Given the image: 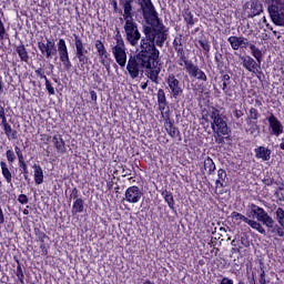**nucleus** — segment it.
<instances>
[{
  "instance_id": "nucleus-1",
  "label": "nucleus",
  "mask_w": 284,
  "mask_h": 284,
  "mask_svg": "<svg viewBox=\"0 0 284 284\" xmlns=\"http://www.w3.org/2000/svg\"><path fill=\"white\" fill-rule=\"evenodd\" d=\"M136 3L140 6L138 12L142 14L146 26L143 27L144 37L140 41L138 54L130 55L126 70L131 79H139L141 70H146L148 79L159 85L161 51L156 47L163 48L168 41V30L152 0H136Z\"/></svg>"
},
{
  "instance_id": "nucleus-2",
  "label": "nucleus",
  "mask_w": 284,
  "mask_h": 284,
  "mask_svg": "<svg viewBox=\"0 0 284 284\" xmlns=\"http://www.w3.org/2000/svg\"><path fill=\"white\" fill-rule=\"evenodd\" d=\"M134 0H120V6H122L124 13L123 19L124 23V32L126 36V41L130 45H139V41H141V32L139 31V24L134 21L132 16V3Z\"/></svg>"
},
{
  "instance_id": "nucleus-3",
  "label": "nucleus",
  "mask_w": 284,
  "mask_h": 284,
  "mask_svg": "<svg viewBox=\"0 0 284 284\" xmlns=\"http://www.w3.org/2000/svg\"><path fill=\"white\" fill-rule=\"evenodd\" d=\"M73 41L75 47V59H78L79 70H90L92 60L90 59V51L85 49V43L79 34L73 33Z\"/></svg>"
},
{
  "instance_id": "nucleus-4",
  "label": "nucleus",
  "mask_w": 284,
  "mask_h": 284,
  "mask_svg": "<svg viewBox=\"0 0 284 284\" xmlns=\"http://www.w3.org/2000/svg\"><path fill=\"white\" fill-rule=\"evenodd\" d=\"M275 221L271 217V223L266 224L267 234L274 239V241H278V239L284 237V210L278 206L275 210ZM277 221V223H276Z\"/></svg>"
},
{
  "instance_id": "nucleus-5",
  "label": "nucleus",
  "mask_w": 284,
  "mask_h": 284,
  "mask_svg": "<svg viewBox=\"0 0 284 284\" xmlns=\"http://www.w3.org/2000/svg\"><path fill=\"white\" fill-rule=\"evenodd\" d=\"M266 3L272 23L284 28V0H267Z\"/></svg>"
},
{
  "instance_id": "nucleus-6",
  "label": "nucleus",
  "mask_w": 284,
  "mask_h": 284,
  "mask_svg": "<svg viewBox=\"0 0 284 284\" xmlns=\"http://www.w3.org/2000/svg\"><path fill=\"white\" fill-rule=\"evenodd\" d=\"M210 119L213 121L211 123L213 132L223 134V136L229 134L230 128H227V122L223 119L219 109L213 108L212 111H210Z\"/></svg>"
},
{
  "instance_id": "nucleus-7",
  "label": "nucleus",
  "mask_w": 284,
  "mask_h": 284,
  "mask_svg": "<svg viewBox=\"0 0 284 284\" xmlns=\"http://www.w3.org/2000/svg\"><path fill=\"white\" fill-rule=\"evenodd\" d=\"M240 60L242 61V68L246 70V72H251L255 74L258 81L263 78V69H261V62L254 60L251 55H240Z\"/></svg>"
},
{
  "instance_id": "nucleus-8",
  "label": "nucleus",
  "mask_w": 284,
  "mask_h": 284,
  "mask_svg": "<svg viewBox=\"0 0 284 284\" xmlns=\"http://www.w3.org/2000/svg\"><path fill=\"white\" fill-rule=\"evenodd\" d=\"M246 219H256L260 221V223H263V225L266 226V224L272 223V216L265 212V209L256 205V204H251L248 209L246 210Z\"/></svg>"
},
{
  "instance_id": "nucleus-9",
  "label": "nucleus",
  "mask_w": 284,
  "mask_h": 284,
  "mask_svg": "<svg viewBox=\"0 0 284 284\" xmlns=\"http://www.w3.org/2000/svg\"><path fill=\"white\" fill-rule=\"evenodd\" d=\"M59 60L61 61L64 70L70 72L72 70V61L70 60V51L68 50V43L65 39L60 38L57 42Z\"/></svg>"
},
{
  "instance_id": "nucleus-10",
  "label": "nucleus",
  "mask_w": 284,
  "mask_h": 284,
  "mask_svg": "<svg viewBox=\"0 0 284 284\" xmlns=\"http://www.w3.org/2000/svg\"><path fill=\"white\" fill-rule=\"evenodd\" d=\"M165 83L171 94V99H178L183 94V83H181V80L176 79V75L174 73H169L165 77Z\"/></svg>"
},
{
  "instance_id": "nucleus-11",
  "label": "nucleus",
  "mask_w": 284,
  "mask_h": 284,
  "mask_svg": "<svg viewBox=\"0 0 284 284\" xmlns=\"http://www.w3.org/2000/svg\"><path fill=\"white\" fill-rule=\"evenodd\" d=\"M261 119V112H258V109L251 106L248 109V114L245 119L246 121V132L248 134H256L258 130H261V126L258 125V120Z\"/></svg>"
},
{
  "instance_id": "nucleus-12",
  "label": "nucleus",
  "mask_w": 284,
  "mask_h": 284,
  "mask_svg": "<svg viewBox=\"0 0 284 284\" xmlns=\"http://www.w3.org/2000/svg\"><path fill=\"white\" fill-rule=\"evenodd\" d=\"M94 47L98 52V57L100 59L101 65L105 68L106 72H110L112 58H110V53H108V49H105V44L101 40H95Z\"/></svg>"
},
{
  "instance_id": "nucleus-13",
  "label": "nucleus",
  "mask_w": 284,
  "mask_h": 284,
  "mask_svg": "<svg viewBox=\"0 0 284 284\" xmlns=\"http://www.w3.org/2000/svg\"><path fill=\"white\" fill-rule=\"evenodd\" d=\"M0 121L7 139H9V141H17V139H19V132L12 129V125L8 122L3 105H0Z\"/></svg>"
},
{
  "instance_id": "nucleus-14",
  "label": "nucleus",
  "mask_w": 284,
  "mask_h": 284,
  "mask_svg": "<svg viewBox=\"0 0 284 284\" xmlns=\"http://www.w3.org/2000/svg\"><path fill=\"white\" fill-rule=\"evenodd\" d=\"M243 10L246 19H254V17H258L263 12V4L258 0H251L245 2Z\"/></svg>"
},
{
  "instance_id": "nucleus-15",
  "label": "nucleus",
  "mask_w": 284,
  "mask_h": 284,
  "mask_svg": "<svg viewBox=\"0 0 284 284\" xmlns=\"http://www.w3.org/2000/svg\"><path fill=\"white\" fill-rule=\"evenodd\" d=\"M38 50H40L41 55L45 57V59H52L57 57V52H59V48L54 41L51 40H47V43L43 41L38 42Z\"/></svg>"
},
{
  "instance_id": "nucleus-16",
  "label": "nucleus",
  "mask_w": 284,
  "mask_h": 284,
  "mask_svg": "<svg viewBox=\"0 0 284 284\" xmlns=\"http://www.w3.org/2000/svg\"><path fill=\"white\" fill-rule=\"evenodd\" d=\"M185 72L189 74L190 79H196L197 81H203L204 83L207 82V74H205V71L201 70L199 64H195L192 61L185 67Z\"/></svg>"
},
{
  "instance_id": "nucleus-17",
  "label": "nucleus",
  "mask_w": 284,
  "mask_h": 284,
  "mask_svg": "<svg viewBox=\"0 0 284 284\" xmlns=\"http://www.w3.org/2000/svg\"><path fill=\"white\" fill-rule=\"evenodd\" d=\"M143 199V190L136 185L129 186L124 192L126 203L136 204Z\"/></svg>"
},
{
  "instance_id": "nucleus-18",
  "label": "nucleus",
  "mask_w": 284,
  "mask_h": 284,
  "mask_svg": "<svg viewBox=\"0 0 284 284\" xmlns=\"http://www.w3.org/2000/svg\"><path fill=\"white\" fill-rule=\"evenodd\" d=\"M266 121L268 122V130L271 131V134H273V136H281V134H283V122H281V120H278V118L274 115V113H270L266 118Z\"/></svg>"
},
{
  "instance_id": "nucleus-19",
  "label": "nucleus",
  "mask_w": 284,
  "mask_h": 284,
  "mask_svg": "<svg viewBox=\"0 0 284 284\" xmlns=\"http://www.w3.org/2000/svg\"><path fill=\"white\" fill-rule=\"evenodd\" d=\"M230 185V180L227 179V172L225 169L217 170V180L215 181V190H219V194H226L227 187Z\"/></svg>"
},
{
  "instance_id": "nucleus-20",
  "label": "nucleus",
  "mask_w": 284,
  "mask_h": 284,
  "mask_svg": "<svg viewBox=\"0 0 284 284\" xmlns=\"http://www.w3.org/2000/svg\"><path fill=\"white\" fill-rule=\"evenodd\" d=\"M227 42L230 43L232 50L236 51V50H247V48H250V40H247V38L241 36H230L227 38Z\"/></svg>"
},
{
  "instance_id": "nucleus-21",
  "label": "nucleus",
  "mask_w": 284,
  "mask_h": 284,
  "mask_svg": "<svg viewBox=\"0 0 284 284\" xmlns=\"http://www.w3.org/2000/svg\"><path fill=\"white\" fill-rule=\"evenodd\" d=\"M165 116H166V120L164 122V128L169 136H171V139H173L174 141H178L179 143H181V141H183V138L181 136V131L176 125H174V121L170 119V114Z\"/></svg>"
},
{
  "instance_id": "nucleus-22",
  "label": "nucleus",
  "mask_w": 284,
  "mask_h": 284,
  "mask_svg": "<svg viewBox=\"0 0 284 284\" xmlns=\"http://www.w3.org/2000/svg\"><path fill=\"white\" fill-rule=\"evenodd\" d=\"M34 234L40 243L41 256H45L48 258L50 244L45 243V239L49 241L50 236H48L45 232L41 231V229H34Z\"/></svg>"
},
{
  "instance_id": "nucleus-23",
  "label": "nucleus",
  "mask_w": 284,
  "mask_h": 284,
  "mask_svg": "<svg viewBox=\"0 0 284 284\" xmlns=\"http://www.w3.org/2000/svg\"><path fill=\"white\" fill-rule=\"evenodd\" d=\"M156 98L161 114H165V116H168L170 114V102H168V97H165V90L159 89Z\"/></svg>"
},
{
  "instance_id": "nucleus-24",
  "label": "nucleus",
  "mask_w": 284,
  "mask_h": 284,
  "mask_svg": "<svg viewBox=\"0 0 284 284\" xmlns=\"http://www.w3.org/2000/svg\"><path fill=\"white\" fill-rule=\"evenodd\" d=\"M51 143L53 144V148L58 152V154H65L68 152V148L65 146V140H63V135L60 133H55L52 136Z\"/></svg>"
},
{
  "instance_id": "nucleus-25",
  "label": "nucleus",
  "mask_w": 284,
  "mask_h": 284,
  "mask_svg": "<svg viewBox=\"0 0 284 284\" xmlns=\"http://www.w3.org/2000/svg\"><path fill=\"white\" fill-rule=\"evenodd\" d=\"M112 54L120 68H125V64L128 63V53L125 52V49H112Z\"/></svg>"
},
{
  "instance_id": "nucleus-26",
  "label": "nucleus",
  "mask_w": 284,
  "mask_h": 284,
  "mask_svg": "<svg viewBox=\"0 0 284 284\" xmlns=\"http://www.w3.org/2000/svg\"><path fill=\"white\" fill-rule=\"evenodd\" d=\"M255 159L261 161H270L272 159V150L265 146H257L254 149Z\"/></svg>"
},
{
  "instance_id": "nucleus-27",
  "label": "nucleus",
  "mask_w": 284,
  "mask_h": 284,
  "mask_svg": "<svg viewBox=\"0 0 284 284\" xmlns=\"http://www.w3.org/2000/svg\"><path fill=\"white\" fill-rule=\"evenodd\" d=\"M14 51L17 52L20 61H23L24 63L30 61V54L28 53V49L26 48V44H23V41H20V44L14 47Z\"/></svg>"
},
{
  "instance_id": "nucleus-28",
  "label": "nucleus",
  "mask_w": 284,
  "mask_h": 284,
  "mask_svg": "<svg viewBox=\"0 0 284 284\" xmlns=\"http://www.w3.org/2000/svg\"><path fill=\"white\" fill-rule=\"evenodd\" d=\"M232 116H233V121L236 125V128H243V116H245V112H243V110L236 108V105L232 106Z\"/></svg>"
},
{
  "instance_id": "nucleus-29",
  "label": "nucleus",
  "mask_w": 284,
  "mask_h": 284,
  "mask_svg": "<svg viewBox=\"0 0 284 284\" xmlns=\"http://www.w3.org/2000/svg\"><path fill=\"white\" fill-rule=\"evenodd\" d=\"M182 17L184 19V22L186 23L187 30H190V28H194V23H196V18H194V13H192V10H190V8L183 9Z\"/></svg>"
},
{
  "instance_id": "nucleus-30",
  "label": "nucleus",
  "mask_w": 284,
  "mask_h": 284,
  "mask_svg": "<svg viewBox=\"0 0 284 284\" xmlns=\"http://www.w3.org/2000/svg\"><path fill=\"white\" fill-rule=\"evenodd\" d=\"M85 210V201H83V197L77 199L73 201L71 214L72 216H77V214L83 213Z\"/></svg>"
},
{
  "instance_id": "nucleus-31",
  "label": "nucleus",
  "mask_w": 284,
  "mask_h": 284,
  "mask_svg": "<svg viewBox=\"0 0 284 284\" xmlns=\"http://www.w3.org/2000/svg\"><path fill=\"white\" fill-rule=\"evenodd\" d=\"M16 263L17 267L13 271V274L17 276L19 283L26 284V267L23 266V264H21V261H19L18 258L16 260Z\"/></svg>"
},
{
  "instance_id": "nucleus-32",
  "label": "nucleus",
  "mask_w": 284,
  "mask_h": 284,
  "mask_svg": "<svg viewBox=\"0 0 284 284\" xmlns=\"http://www.w3.org/2000/svg\"><path fill=\"white\" fill-rule=\"evenodd\" d=\"M175 52L178 54V65L181 68H184L192 62V60L187 59V55L185 54V48L182 47L180 49H175Z\"/></svg>"
},
{
  "instance_id": "nucleus-33",
  "label": "nucleus",
  "mask_w": 284,
  "mask_h": 284,
  "mask_svg": "<svg viewBox=\"0 0 284 284\" xmlns=\"http://www.w3.org/2000/svg\"><path fill=\"white\" fill-rule=\"evenodd\" d=\"M222 91L229 101L236 99V84H224L222 85Z\"/></svg>"
},
{
  "instance_id": "nucleus-34",
  "label": "nucleus",
  "mask_w": 284,
  "mask_h": 284,
  "mask_svg": "<svg viewBox=\"0 0 284 284\" xmlns=\"http://www.w3.org/2000/svg\"><path fill=\"white\" fill-rule=\"evenodd\" d=\"M32 169H33V179H34L36 185H41L44 179L43 169L39 164H33Z\"/></svg>"
},
{
  "instance_id": "nucleus-35",
  "label": "nucleus",
  "mask_w": 284,
  "mask_h": 284,
  "mask_svg": "<svg viewBox=\"0 0 284 284\" xmlns=\"http://www.w3.org/2000/svg\"><path fill=\"white\" fill-rule=\"evenodd\" d=\"M18 168L23 174L24 181H27V183H30V171L28 170V162H26V158L22 160H18Z\"/></svg>"
},
{
  "instance_id": "nucleus-36",
  "label": "nucleus",
  "mask_w": 284,
  "mask_h": 284,
  "mask_svg": "<svg viewBox=\"0 0 284 284\" xmlns=\"http://www.w3.org/2000/svg\"><path fill=\"white\" fill-rule=\"evenodd\" d=\"M161 196H163L165 203L168 204V206L170 207V210H175L174 205H176V203L174 202V195L172 194V192L168 191V189L163 190L161 192Z\"/></svg>"
},
{
  "instance_id": "nucleus-37",
  "label": "nucleus",
  "mask_w": 284,
  "mask_h": 284,
  "mask_svg": "<svg viewBox=\"0 0 284 284\" xmlns=\"http://www.w3.org/2000/svg\"><path fill=\"white\" fill-rule=\"evenodd\" d=\"M0 168L2 172V176L7 183H12V172L10 171V168H8V163L6 161L0 162Z\"/></svg>"
},
{
  "instance_id": "nucleus-38",
  "label": "nucleus",
  "mask_w": 284,
  "mask_h": 284,
  "mask_svg": "<svg viewBox=\"0 0 284 284\" xmlns=\"http://www.w3.org/2000/svg\"><path fill=\"white\" fill-rule=\"evenodd\" d=\"M230 219H231L232 223L235 225H241V223L247 222V216H245L236 211H233L231 213Z\"/></svg>"
},
{
  "instance_id": "nucleus-39",
  "label": "nucleus",
  "mask_w": 284,
  "mask_h": 284,
  "mask_svg": "<svg viewBox=\"0 0 284 284\" xmlns=\"http://www.w3.org/2000/svg\"><path fill=\"white\" fill-rule=\"evenodd\" d=\"M262 183L266 187H272V185H281V181L274 180V176H272V172H266V174L262 179Z\"/></svg>"
},
{
  "instance_id": "nucleus-40",
  "label": "nucleus",
  "mask_w": 284,
  "mask_h": 284,
  "mask_svg": "<svg viewBox=\"0 0 284 284\" xmlns=\"http://www.w3.org/2000/svg\"><path fill=\"white\" fill-rule=\"evenodd\" d=\"M248 49L251 50L252 57L257 60L260 63L263 62V51L258 49L254 43L248 44Z\"/></svg>"
},
{
  "instance_id": "nucleus-41",
  "label": "nucleus",
  "mask_w": 284,
  "mask_h": 284,
  "mask_svg": "<svg viewBox=\"0 0 284 284\" xmlns=\"http://www.w3.org/2000/svg\"><path fill=\"white\" fill-rule=\"evenodd\" d=\"M197 43L202 48L204 57H210V50H212V44H210V40L201 39L197 41Z\"/></svg>"
},
{
  "instance_id": "nucleus-42",
  "label": "nucleus",
  "mask_w": 284,
  "mask_h": 284,
  "mask_svg": "<svg viewBox=\"0 0 284 284\" xmlns=\"http://www.w3.org/2000/svg\"><path fill=\"white\" fill-rule=\"evenodd\" d=\"M204 169L207 170V174H214V172H216V164L212 158L207 156L204 160Z\"/></svg>"
},
{
  "instance_id": "nucleus-43",
  "label": "nucleus",
  "mask_w": 284,
  "mask_h": 284,
  "mask_svg": "<svg viewBox=\"0 0 284 284\" xmlns=\"http://www.w3.org/2000/svg\"><path fill=\"white\" fill-rule=\"evenodd\" d=\"M214 61H215V65H216L217 70H223V68H225V61L223 59V53L216 51L214 53Z\"/></svg>"
},
{
  "instance_id": "nucleus-44",
  "label": "nucleus",
  "mask_w": 284,
  "mask_h": 284,
  "mask_svg": "<svg viewBox=\"0 0 284 284\" xmlns=\"http://www.w3.org/2000/svg\"><path fill=\"white\" fill-rule=\"evenodd\" d=\"M284 190V184L283 182H281L280 185H277V187L274 191V196L277 199V201H280V203H284V194L281 193Z\"/></svg>"
},
{
  "instance_id": "nucleus-45",
  "label": "nucleus",
  "mask_w": 284,
  "mask_h": 284,
  "mask_svg": "<svg viewBox=\"0 0 284 284\" xmlns=\"http://www.w3.org/2000/svg\"><path fill=\"white\" fill-rule=\"evenodd\" d=\"M6 159L9 163V165H12L14 163V161H17V154L14 153V150H12V148H10L6 151Z\"/></svg>"
},
{
  "instance_id": "nucleus-46",
  "label": "nucleus",
  "mask_w": 284,
  "mask_h": 284,
  "mask_svg": "<svg viewBox=\"0 0 284 284\" xmlns=\"http://www.w3.org/2000/svg\"><path fill=\"white\" fill-rule=\"evenodd\" d=\"M222 85H232V78L225 73V71L222 69L220 70Z\"/></svg>"
},
{
  "instance_id": "nucleus-47",
  "label": "nucleus",
  "mask_w": 284,
  "mask_h": 284,
  "mask_svg": "<svg viewBox=\"0 0 284 284\" xmlns=\"http://www.w3.org/2000/svg\"><path fill=\"white\" fill-rule=\"evenodd\" d=\"M183 47V34H178L173 40V50H179Z\"/></svg>"
},
{
  "instance_id": "nucleus-48",
  "label": "nucleus",
  "mask_w": 284,
  "mask_h": 284,
  "mask_svg": "<svg viewBox=\"0 0 284 284\" xmlns=\"http://www.w3.org/2000/svg\"><path fill=\"white\" fill-rule=\"evenodd\" d=\"M6 39H10V34H8V32L6 31V26L0 19V41H6Z\"/></svg>"
},
{
  "instance_id": "nucleus-49",
  "label": "nucleus",
  "mask_w": 284,
  "mask_h": 284,
  "mask_svg": "<svg viewBox=\"0 0 284 284\" xmlns=\"http://www.w3.org/2000/svg\"><path fill=\"white\" fill-rule=\"evenodd\" d=\"M80 194H81V192L79 191V189L73 187L70 191L69 201H77V199H81V197H79Z\"/></svg>"
},
{
  "instance_id": "nucleus-50",
  "label": "nucleus",
  "mask_w": 284,
  "mask_h": 284,
  "mask_svg": "<svg viewBox=\"0 0 284 284\" xmlns=\"http://www.w3.org/2000/svg\"><path fill=\"white\" fill-rule=\"evenodd\" d=\"M45 90L50 97L55 94L54 87H52V82H50V80H47L45 82Z\"/></svg>"
},
{
  "instance_id": "nucleus-51",
  "label": "nucleus",
  "mask_w": 284,
  "mask_h": 284,
  "mask_svg": "<svg viewBox=\"0 0 284 284\" xmlns=\"http://www.w3.org/2000/svg\"><path fill=\"white\" fill-rule=\"evenodd\" d=\"M13 152H14L18 161H21L22 159H26L23 156V151L21 150V148H19V145H14V151Z\"/></svg>"
},
{
  "instance_id": "nucleus-52",
  "label": "nucleus",
  "mask_w": 284,
  "mask_h": 284,
  "mask_svg": "<svg viewBox=\"0 0 284 284\" xmlns=\"http://www.w3.org/2000/svg\"><path fill=\"white\" fill-rule=\"evenodd\" d=\"M18 203H20V205H28V203H30V200L28 199V195L20 194L18 196Z\"/></svg>"
},
{
  "instance_id": "nucleus-53",
  "label": "nucleus",
  "mask_w": 284,
  "mask_h": 284,
  "mask_svg": "<svg viewBox=\"0 0 284 284\" xmlns=\"http://www.w3.org/2000/svg\"><path fill=\"white\" fill-rule=\"evenodd\" d=\"M240 243L243 245V247H250V240L247 239V235H240Z\"/></svg>"
},
{
  "instance_id": "nucleus-54",
  "label": "nucleus",
  "mask_w": 284,
  "mask_h": 284,
  "mask_svg": "<svg viewBox=\"0 0 284 284\" xmlns=\"http://www.w3.org/2000/svg\"><path fill=\"white\" fill-rule=\"evenodd\" d=\"M232 247H241V234H236L231 242Z\"/></svg>"
},
{
  "instance_id": "nucleus-55",
  "label": "nucleus",
  "mask_w": 284,
  "mask_h": 284,
  "mask_svg": "<svg viewBox=\"0 0 284 284\" xmlns=\"http://www.w3.org/2000/svg\"><path fill=\"white\" fill-rule=\"evenodd\" d=\"M116 44L112 48V50H125V42L123 41V39L121 40H115Z\"/></svg>"
},
{
  "instance_id": "nucleus-56",
  "label": "nucleus",
  "mask_w": 284,
  "mask_h": 284,
  "mask_svg": "<svg viewBox=\"0 0 284 284\" xmlns=\"http://www.w3.org/2000/svg\"><path fill=\"white\" fill-rule=\"evenodd\" d=\"M261 223L254 221V220H250V217L246 219V225H250V227H252V230H256V227L260 225Z\"/></svg>"
},
{
  "instance_id": "nucleus-57",
  "label": "nucleus",
  "mask_w": 284,
  "mask_h": 284,
  "mask_svg": "<svg viewBox=\"0 0 284 284\" xmlns=\"http://www.w3.org/2000/svg\"><path fill=\"white\" fill-rule=\"evenodd\" d=\"M34 74L38 77V79H41L45 74V70L43 68H38L34 70Z\"/></svg>"
},
{
  "instance_id": "nucleus-58",
  "label": "nucleus",
  "mask_w": 284,
  "mask_h": 284,
  "mask_svg": "<svg viewBox=\"0 0 284 284\" xmlns=\"http://www.w3.org/2000/svg\"><path fill=\"white\" fill-rule=\"evenodd\" d=\"M215 143H219V144L225 143V138H223V134L216 133Z\"/></svg>"
},
{
  "instance_id": "nucleus-59",
  "label": "nucleus",
  "mask_w": 284,
  "mask_h": 284,
  "mask_svg": "<svg viewBox=\"0 0 284 284\" xmlns=\"http://www.w3.org/2000/svg\"><path fill=\"white\" fill-rule=\"evenodd\" d=\"M90 97H91V101H93L94 105H97V101L99 99V95H97V91L90 90Z\"/></svg>"
},
{
  "instance_id": "nucleus-60",
  "label": "nucleus",
  "mask_w": 284,
  "mask_h": 284,
  "mask_svg": "<svg viewBox=\"0 0 284 284\" xmlns=\"http://www.w3.org/2000/svg\"><path fill=\"white\" fill-rule=\"evenodd\" d=\"M112 6H113L114 12H119L120 14L123 13V10L119 9V2H116V0L112 1Z\"/></svg>"
},
{
  "instance_id": "nucleus-61",
  "label": "nucleus",
  "mask_w": 284,
  "mask_h": 284,
  "mask_svg": "<svg viewBox=\"0 0 284 284\" xmlns=\"http://www.w3.org/2000/svg\"><path fill=\"white\" fill-rule=\"evenodd\" d=\"M220 284H234V280L224 276L222 277Z\"/></svg>"
},
{
  "instance_id": "nucleus-62",
  "label": "nucleus",
  "mask_w": 284,
  "mask_h": 284,
  "mask_svg": "<svg viewBox=\"0 0 284 284\" xmlns=\"http://www.w3.org/2000/svg\"><path fill=\"white\" fill-rule=\"evenodd\" d=\"M6 223V214H3V209L0 205V225H3Z\"/></svg>"
},
{
  "instance_id": "nucleus-63",
  "label": "nucleus",
  "mask_w": 284,
  "mask_h": 284,
  "mask_svg": "<svg viewBox=\"0 0 284 284\" xmlns=\"http://www.w3.org/2000/svg\"><path fill=\"white\" fill-rule=\"evenodd\" d=\"M255 230L256 232H258L260 234H263L264 236L265 234H267V231H265V229L261 224Z\"/></svg>"
},
{
  "instance_id": "nucleus-64",
  "label": "nucleus",
  "mask_w": 284,
  "mask_h": 284,
  "mask_svg": "<svg viewBox=\"0 0 284 284\" xmlns=\"http://www.w3.org/2000/svg\"><path fill=\"white\" fill-rule=\"evenodd\" d=\"M248 284H256V277L254 276V273L252 274V276L247 277Z\"/></svg>"
}]
</instances>
